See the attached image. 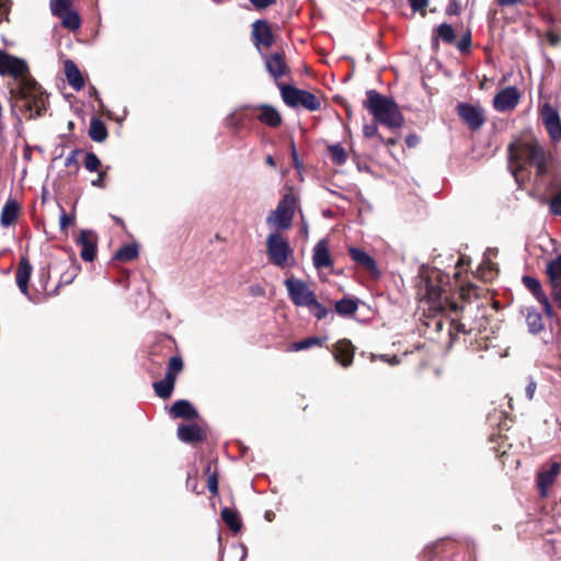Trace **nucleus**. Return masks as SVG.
<instances>
[{"instance_id":"nucleus-1","label":"nucleus","mask_w":561,"mask_h":561,"mask_svg":"<svg viewBox=\"0 0 561 561\" xmlns=\"http://www.w3.org/2000/svg\"><path fill=\"white\" fill-rule=\"evenodd\" d=\"M0 76L16 80V102L28 118L41 116L46 110V95L42 87L30 77L28 66L22 58L0 49Z\"/></svg>"},{"instance_id":"nucleus-2","label":"nucleus","mask_w":561,"mask_h":561,"mask_svg":"<svg viewBox=\"0 0 561 561\" xmlns=\"http://www.w3.org/2000/svg\"><path fill=\"white\" fill-rule=\"evenodd\" d=\"M508 158L519 170L528 167L536 168V178H543L548 173V154L545 148L536 141L511 144Z\"/></svg>"},{"instance_id":"nucleus-3","label":"nucleus","mask_w":561,"mask_h":561,"mask_svg":"<svg viewBox=\"0 0 561 561\" xmlns=\"http://www.w3.org/2000/svg\"><path fill=\"white\" fill-rule=\"evenodd\" d=\"M363 106L373 115L375 122L381 125L389 128H398L403 125V116L396 101L376 90L366 91Z\"/></svg>"},{"instance_id":"nucleus-4","label":"nucleus","mask_w":561,"mask_h":561,"mask_svg":"<svg viewBox=\"0 0 561 561\" xmlns=\"http://www.w3.org/2000/svg\"><path fill=\"white\" fill-rule=\"evenodd\" d=\"M297 199L293 193H287L278 202L276 208L266 218L270 226L286 230L290 228L295 216Z\"/></svg>"},{"instance_id":"nucleus-5","label":"nucleus","mask_w":561,"mask_h":561,"mask_svg":"<svg viewBox=\"0 0 561 561\" xmlns=\"http://www.w3.org/2000/svg\"><path fill=\"white\" fill-rule=\"evenodd\" d=\"M282 99L285 104L290 107H304L309 111H317L320 108L319 99L309 91L297 89L293 85H279Z\"/></svg>"},{"instance_id":"nucleus-6","label":"nucleus","mask_w":561,"mask_h":561,"mask_svg":"<svg viewBox=\"0 0 561 561\" xmlns=\"http://www.w3.org/2000/svg\"><path fill=\"white\" fill-rule=\"evenodd\" d=\"M266 252L271 262L278 267H284L288 259L293 256V250L289 243L279 232L268 234L266 239Z\"/></svg>"},{"instance_id":"nucleus-7","label":"nucleus","mask_w":561,"mask_h":561,"mask_svg":"<svg viewBox=\"0 0 561 561\" xmlns=\"http://www.w3.org/2000/svg\"><path fill=\"white\" fill-rule=\"evenodd\" d=\"M288 296L296 307H308L317 297L310 286L302 279L288 277L284 280Z\"/></svg>"},{"instance_id":"nucleus-8","label":"nucleus","mask_w":561,"mask_h":561,"mask_svg":"<svg viewBox=\"0 0 561 561\" xmlns=\"http://www.w3.org/2000/svg\"><path fill=\"white\" fill-rule=\"evenodd\" d=\"M456 112L471 130H479L485 122L484 110L479 104L461 102L457 104Z\"/></svg>"},{"instance_id":"nucleus-9","label":"nucleus","mask_w":561,"mask_h":561,"mask_svg":"<svg viewBox=\"0 0 561 561\" xmlns=\"http://www.w3.org/2000/svg\"><path fill=\"white\" fill-rule=\"evenodd\" d=\"M76 243L81 248L80 256L85 262H92L95 259L98 250V234L90 229L81 230L76 239Z\"/></svg>"},{"instance_id":"nucleus-10","label":"nucleus","mask_w":561,"mask_h":561,"mask_svg":"<svg viewBox=\"0 0 561 561\" xmlns=\"http://www.w3.org/2000/svg\"><path fill=\"white\" fill-rule=\"evenodd\" d=\"M541 117L551 140L558 142L561 139V121L558 111L550 103H545L541 107Z\"/></svg>"},{"instance_id":"nucleus-11","label":"nucleus","mask_w":561,"mask_h":561,"mask_svg":"<svg viewBox=\"0 0 561 561\" xmlns=\"http://www.w3.org/2000/svg\"><path fill=\"white\" fill-rule=\"evenodd\" d=\"M519 92L515 87L501 90L493 99V106L499 112L513 110L519 101Z\"/></svg>"},{"instance_id":"nucleus-12","label":"nucleus","mask_w":561,"mask_h":561,"mask_svg":"<svg viewBox=\"0 0 561 561\" xmlns=\"http://www.w3.org/2000/svg\"><path fill=\"white\" fill-rule=\"evenodd\" d=\"M312 263L317 270L329 268L333 266V260L329 251V244L325 239L319 240L312 253Z\"/></svg>"},{"instance_id":"nucleus-13","label":"nucleus","mask_w":561,"mask_h":561,"mask_svg":"<svg viewBox=\"0 0 561 561\" xmlns=\"http://www.w3.org/2000/svg\"><path fill=\"white\" fill-rule=\"evenodd\" d=\"M559 473L560 465L558 462H553L549 469L538 472L537 485L541 497H546L548 495V489L554 483Z\"/></svg>"},{"instance_id":"nucleus-14","label":"nucleus","mask_w":561,"mask_h":561,"mask_svg":"<svg viewBox=\"0 0 561 561\" xmlns=\"http://www.w3.org/2000/svg\"><path fill=\"white\" fill-rule=\"evenodd\" d=\"M252 37L256 47L260 45L270 47L274 41L270 25L263 20H257L253 23Z\"/></svg>"},{"instance_id":"nucleus-15","label":"nucleus","mask_w":561,"mask_h":561,"mask_svg":"<svg viewBox=\"0 0 561 561\" xmlns=\"http://www.w3.org/2000/svg\"><path fill=\"white\" fill-rule=\"evenodd\" d=\"M265 67L267 72L277 80L287 71V65L283 53H273L265 57Z\"/></svg>"},{"instance_id":"nucleus-16","label":"nucleus","mask_w":561,"mask_h":561,"mask_svg":"<svg viewBox=\"0 0 561 561\" xmlns=\"http://www.w3.org/2000/svg\"><path fill=\"white\" fill-rule=\"evenodd\" d=\"M178 437L183 443H196L205 439V433L197 424H182L178 427Z\"/></svg>"},{"instance_id":"nucleus-17","label":"nucleus","mask_w":561,"mask_h":561,"mask_svg":"<svg viewBox=\"0 0 561 561\" xmlns=\"http://www.w3.org/2000/svg\"><path fill=\"white\" fill-rule=\"evenodd\" d=\"M261 113L257 116V119L267 125L268 127H278L282 124V116L279 112L272 105L268 104H260L255 107Z\"/></svg>"},{"instance_id":"nucleus-18","label":"nucleus","mask_w":561,"mask_h":561,"mask_svg":"<svg viewBox=\"0 0 561 561\" xmlns=\"http://www.w3.org/2000/svg\"><path fill=\"white\" fill-rule=\"evenodd\" d=\"M170 415L174 419H197L198 412L187 400H178L170 409Z\"/></svg>"},{"instance_id":"nucleus-19","label":"nucleus","mask_w":561,"mask_h":561,"mask_svg":"<svg viewBox=\"0 0 561 561\" xmlns=\"http://www.w3.org/2000/svg\"><path fill=\"white\" fill-rule=\"evenodd\" d=\"M65 75L67 82L75 91H80L84 88V79L78 66L70 59L65 61Z\"/></svg>"},{"instance_id":"nucleus-20","label":"nucleus","mask_w":561,"mask_h":561,"mask_svg":"<svg viewBox=\"0 0 561 561\" xmlns=\"http://www.w3.org/2000/svg\"><path fill=\"white\" fill-rule=\"evenodd\" d=\"M350 255L351 259L362 267H364L366 271L370 272L374 275H378L379 272L377 270L376 262L371 255H369L367 252L363 251L358 248H351L350 249Z\"/></svg>"},{"instance_id":"nucleus-21","label":"nucleus","mask_w":561,"mask_h":561,"mask_svg":"<svg viewBox=\"0 0 561 561\" xmlns=\"http://www.w3.org/2000/svg\"><path fill=\"white\" fill-rule=\"evenodd\" d=\"M334 357L342 366L348 367L353 363L354 346L348 340H341L335 344Z\"/></svg>"},{"instance_id":"nucleus-22","label":"nucleus","mask_w":561,"mask_h":561,"mask_svg":"<svg viewBox=\"0 0 561 561\" xmlns=\"http://www.w3.org/2000/svg\"><path fill=\"white\" fill-rule=\"evenodd\" d=\"M32 265L28 263V261L22 257L15 274V279L18 287L26 296L28 295L27 285L32 274Z\"/></svg>"},{"instance_id":"nucleus-23","label":"nucleus","mask_w":561,"mask_h":561,"mask_svg":"<svg viewBox=\"0 0 561 561\" xmlns=\"http://www.w3.org/2000/svg\"><path fill=\"white\" fill-rule=\"evenodd\" d=\"M525 318L529 333L538 334L543 330L545 323L542 314L535 308H526Z\"/></svg>"},{"instance_id":"nucleus-24","label":"nucleus","mask_w":561,"mask_h":561,"mask_svg":"<svg viewBox=\"0 0 561 561\" xmlns=\"http://www.w3.org/2000/svg\"><path fill=\"white\" fill-rule=\"evenodd\" d=\"M175 385V374H165L164 378L153 383L156 394L161 399L171 397Z\"/></svg>"},{"instance_id":"nucleus-25","label":"nucleus","mask_w":561,"mask_h":561,"mask_svg":"<svg viewBox=\"0 0 561 561\" xmlns=\"http://www.w3.org/2000/svg\"><path fill=\"white\" fill-rule=\"evenodd\" d=\"M107 128L105 124L96 117L91 118L89 136L95 142H103L107 138Z\"/></svg>"},{"instance_id":"nucleus-26","label":"nucleus","mask_w":561,"mask_h":561,"mask_svg":"<svg viewBox=\"0 0 561 561\" xmlns=\"http://www.w3.org/2000/svg\"><path fill=\"white\" fill-rule=\"evenodd\" d=\"M18 214H19V206H18L16 202L8 201L4 204L2 211H1V218H0L1 225L3 227L11 226L16 220Z\"/></svg>"},{"instance_id":"nucleus-27","label":"nucleus","mask_w":561,"mask_h":561,"mask_svg":"<svg viewBox=\"0 0 561 561\" xmlns=\"http://www.w3.org/2000/svg\"><path fill=\"white\" fill-rule=\"evenodd\" d=\"M334 309L340 316L350 317L356 313L358 301L353 298H342L335 302Z\"/></svg>"},{"instance_id":"nucleus-28","label":"nucleus","mask_w":561,"mask_h":561,"mask_svg":"<svg viewBox=\"0 0 561 561\" xmlns=\"http://www.w3.org/2000/svg\"><path fill=\"white\" fill-rule=\"evenodd\" d=\"M221 518L233 533H238L241 529L242 523L238 512L234 510L224 507L221 510Z\"/></svg>"},{"instance_id":"nucleus-29","label":"nucleus","mask_w":561,"mask_h":561,"mask_svg":"<svg viewBox=\"0 0 561 561\" xmlns=\"http://www.w3.org/2000/svg\"><path fill=\"white\" fill-rule=\"evenodd\" d=\"M325 341H327V337L309 336L301 341L294 342L289 346V350L293 352H300L304 350L311 348L313 346H322Z\"/></svg>"},{"instance_id":"nucleus-30","label":"nucleus","mask_w":561,"mask_h":561,"mask_svg":"<svg viewBox=\"0 0 561 561\" xmlns=\"http://www.w3.org/2000/svg\"><path fill=\"white\" fill-rule=\"evenodd\" d=\"M138 254L139 250L137 243H129L119 248L116 251L114 259L123 262H129L135 260L138 256Z\"/></svg>"},{"instance_id":"nucleus-31","label":"nucleus","mask_w":561,"mask_h":561,"mask_svg":"<svg viewBox=\"0 0 561 561\" xmlns=\"http://www.w3.org/2000/svg\"><path fill=\"white\" fill-rule=\"evenodd\" d=\"M58 18L61 20L62 26L72 32L77 31L81 25L80 16L76 11L69 10Z\"/></svg>"},{"instance_id":"nucleus-32","label":"nucleus","mask_w":561,"mask_h":561,"mask_svg":"<svg viewBox=\"0 0 561 561\" xmlns=\"http://www.w3.org/2000/svg\"><path fill=\"white\" fill-rule=\"evenodd\" d=\"M546 271L551 285L561 283V254L548 263Z\"/></svg>"},{"instance_id":"nucleus-33","label":"nucleus","mask_w":561,"mask_h":561,"mask_svg":"<svg viewBox=\"0 0 561 561\" xmlns=\"http://www.w3.org/2000/svg\"><path fill=\"white\" fill-rule=\"evenodd\" d=\"M522 282L537 300H539L541 296H546V294L542 291L541 284L537 278L526 275L523 276Z\"/></svg>"},{"instance_id":"nucleus-34","label":"nucleus","mask_w":561,"mask_h":561,"mask_svg":"<svg viewBox=\"0 0 561 561\" xmlns=\"http://www.w3.org/2000/svg\"><path fill=\"white\" fill-rule=\"evenodd\" d=\"M329 151L331 153V159L334 164L342 165L347 160V154L344 148L340 144L329 146Z\"/></svg>"},{"instance_id":"nucleus-35","label":"nucleus","mask_w":561,"mask_h":561,"mask_svg":"<svg viewBox=\"0 0 561 561\" xmlns=\"http://www.w3.org/2000/svg\"><path fill=\"white\" fill-rule=\"evenodd\" d=\"M49 4L53 15L57 18L71 10L70 0H50Z\"/></svg>"},{"instance_id":"nucleus-36","label":"nucleus","mask_w":561,"mask_h":561,"mask_svg":"<svg viewBox=\"0 0 561 561\" xmlns=\"http://www.w3.org/2000/svg\"><path fill=\"white\" fill-rule=\"evenodd\" d=\"M437 37L447 44H451L455 41V32L453 26L448 23L440 24L437 27Z\"/></svg>"},{"instance_id":"nucleus-37","label":"nucleus","mask_w":561,"mask_h":561,"mask_svg":"<svg viewBox=\"0 0 561 561\" xmlns=\"http://www.w3.org/2000/svg\"><path fill=\"white\" fill-rule=\"evenodd\" d=\"M307 308L318 320L324 319L330 312V310L320 304L317 298Z\"/></svg>"},{"instance_id":"nucleus-38","label":"nucleus","mask_w":561,"mask_h":561,"mask_svg":"<svg viewBox=\"0 0 561 561\" xmlns=\"http://www.w3.org/2000/svg\"><path fill=\"white\" fill-rule=\"evenodd\" d=\"M100 165H101V161L94 152H88L85 154L84 167L88 171H90V172L98 171Z\"/></svg>"},{"instance_id":"nucleus-39","label":"nucleus","mask_w":561,"mask_h":561,"mask_svg":"<svg viewBox=\"0 0 561 561\" xmlns=\"http://www.w3.org/2000/svg\"><path fill=\"white\" fill-rule=\"evenodd\" d=\"M210 469H211V463L208 462L206 466V472L209 473L208 480H207V486H208L209 492L215 495L218 493V478H217L216 472L210 473Z\"/></svg>"},{"instance_id":"nucleus-40","label":"nucleus","mask_w":561,"mask_h":561,"mask_svg":"<svg viewBox=\"0 0 561 561\" xmlns=\"http://www.w3.org/2000/svg\"><path fill=\"white\" fill-rule=\"evenodd\" d=\"M549 210L554 216H561V190L550 199Z\"/></svg>"},{"instance_id":"nucleus-41","label":"nucleus","mask_w":561,"mask_h":561,"mask_svg":"<svg viewBox=\"0 0 561 561\" xmlns=\"http://www.w3.org/2000/svg\"><path fill=\"white\" fill-rule=\"evenodd\" d=\"M183 369V360L180 356H172L169 360L167 374H179Z\"/></svg>"},{"instance_id":"nucleus-42","label":"nucleus","mask_w":561,"mask_h":561,"mask_svg":"<svg viewBox=\"0 0 561 561\" xmlns=\"http://www.w3.org/2000/svg\"><path fill=\"white\" fill-rule=\"evenodd\" d=\"M228 554L238 559L237 561H243L247 557V548L243 545L233 546L230 548Z\"/></svg>"},{"instance_id":"nucleus-43","label":"nucleus","mask_w":561,"mask_h":561,"mask_svg":"<svg viewBox=\"0 0 561 561\" xmlns=\"http://www.w3.org/2000/svg\"><path fill=\"white\" fill-rule=\"evenodd\" d=\"M470 46H471V33L468 31L466 34H463L461 39L458 42L457 48L459 49V51L465 53V51L469 50Z\"/></svg>"},{"instance_id":"nucleus-44","label":"nucleus","mask_w":561,"mask_h":561,"mask_svg":"<svg viewBox=\"0 0 561 561\" xmlns=\"http://www.w3.org/2000/svg\"><path fill=\"white\" fill-rule=\"evenodd\" d=\"M73 221H75V219L72 216H69L68 214L62 211L60 215V218H59L60 229L62 231H66L67 228L73 224Z\"/></svg>"},{"instance_id":"nucleus-45","label":"nucleus","mask_w":561,"mask_h":561,"mask_svg":"<svg viewBox=\"0 0 561 561\" xmlns=\"http://www.w3.org/2000/svg\"><path fill=\"white\" fill-rule=\"evenodd\" d=\"M377 122L371 124H366L363 128L364 136L367 138H371L378 135Z\"/></svg>"},{"instance_id":"nucleus-46","label":"nucleus","mask_w":561,"mask_h":561,"mask_svg":"<svg viewBox=\"0 0 561 561\" xmlns=\"http://www.w3.org/2000/svg\"><path fill=\"white\" fill-rule=\"evenodd\" d=\"M538 301L542 305L543 312L546 313V316L548 318H552L553 317V309H552V306H551L547 295L546 296H541V298Z\"/></svg>"},{"instance_id":"nucleus-47","label":"nucleus","mask_w":561,"mask_h":561,"mask_svg":"<svg viewBox=\"0 0 561 561\" xmlns=\"http://www.w3.org/2000/svg\"><path fill=\"white\" fill-rule=\"evenodd\" d=\"M80 153L79 149H73L65 159V167L69 168L72 165H78L77 157Z\"/></svg>"},{"instance_id":"nucleus-48","label":"nucleus","mask_w":561,"mask_h":561,"mask_svg":"<svg viewBox=\"0 0 561 561\" xmlns=\"http://www.w3.org/2000/svg\"><path fill=\"white\" fill-rule=\"evenodd\" d=\"M408 2L414 12L424 10L428 4V0H408Z\"/></svg>"},{"instance_id":"nucleus-49","label":"nucleus","mask_w":561,"mask_h":561,"mask_svg":"<svg viewBox=\"0 0 561 561\" xmlns=\"http://www.w3.org/2000/svg\"><path fill=\"white\" fill-rule=\"evenodd\" d=\"M551 296L553 300L558 304L559 308H561V283H556L551 285Z\"/></svg>"},{"instance_id":"nucleus-50","label":"nucleus","mask_w":561,"mask_h":561,"mask_svg":"<svg viewBox=\"0 0 561 561\" xmlns=\"http://www.w3.org/2000/svg\"><path fill=\"white\" fill-rule=\"evenodd\" d=\"M10 0H0V22L7 19L10 11Z\"/></svg>"},{"instance_id":"nucleus-51","label":"nucleus","mask_w":561,"mask_h":561,"mask_svg":"<svg viewBox=\"0 0 561 561\" xmlns=\"http://www.w3.org/2000/svg\"><path fill=\"white\" fill-rule=\"evenodd\" d=\"M536 388H537V383L533 380V378H529V382L525 388V394L528 400H531L534 398Z\"/></svg>"},{"instance_id":"nucleus-52","label":"nucleus","mask_w":561,"mask_h":561,"mask_svg":"<svg viewBox=\"0 0 561 561\" xmlns=\"http://www.w3.org/2000/svg\"><path fill=\"white\" fill-rule=\"evenodd\" d=\"M379 358L386 363H388L391 366H396L400 364V358L397 355L388 356V355H380Z\"/></svg>"},{"instance_id":"nucleus-53","label":"nucleus","mask_w":561,"mask_h":561,"mask_svg":"<svg viewBox=\"0 0 561 561\" xmlns=\"http://www.w3.org/2000/svg\"><path fill=\"white\" fill-rule=\"evenodd\" d=\"M250 2L257 9H264L275 2V0H250Z\"/></svg>"},{"instance_id":"nucleus-54","label":"nucleus","mask_w":561,"mask_h":561,"mask_svg":"<svg viewBox=\"0 0 561 561\" xmlns=\"http://www.w3.org/2000/svg\"><path fill=\"white\" fill-rule=\"evenodd\" d=\"M105 175H106V171H101V172L99 173L98 179H95V180H93V181H92V185H93V186H98V187L103 188V187L105 186V184H104V178H105Z\"/></svg>"},{"instance_id":"nucleus-55","label":"nucleus","mask_w":561,"mask_h":561,"mask_svg":"<svg viewBox=\"0 0 561 561\" xmlns=\"http://www.w3.org/2000/svg\"><path fill=\"white\" fill-rule=\"evenodd\" d=\"M291 156H293L295 168L299 169L301 167V162L299 160V156H298V152H297V149H296V146L294 142L291 144Z\"/></svg>"},{"instance_id":"nucleus-56","label":"nucleus","mask_w":561,"mask_h":561,"mask_svg":"<svg viewBox=\"0 0 561 561\" xmlns=\"http://www.w3.org/2000/svg\"><path fill=\"white\" fill-rule=\"evenodd\" d=\"M227 124L229 126L237 127L239 125V122L237 121L236 114L232 113L227 117Z\"/></svg>"},{"instance_id":"nucleus-57","label":"nucleus","mask_w":561,"mask_h":561,"mask_svg":"<svg viewBox=\"0 0 561 561\" xmlns=\"http://www.w3.org/2000/svg\"><path fill=\"white\" fill-rule=\"evenodd\" d=\"M520 0H497V3L501 5V7H507V5H513V4H516L517 2H519Z\"/></svg>"},{"instance_id":"nucleus-58","label":"nucleus","mask_w":561,"mask_h":561,"mask_svg":"<svg viewBox=\"0 0 561 561\" xmlns=\"http://www.w3.org/2000/svg\"><path fill=\"white\" fill-rule=\"evenodd\" d=\"M427 293L431 297H439L440 296V290H438L437 288H435L433 286H428Z\"/></svg>"},{"instance_id":"nucleus-59","label":"nucleus","mask_w":561,"mask_h":561,"mask_svg":"<svg viewBox=\"0 0 561 561\" xmlns=\"http://www.w3.org/2000/svg\"><path fill=\"white\" fill-rule=\"evenodd\" d=\"M265 162L267 165H270L272 168H274L276 165L274 158L270 154L265 158Z\"/></svg>"},{"instance_id":"nucleus-60","label":"nucleus","mask_w":561,"mask_h":561,"mask_svg":"<svg viewBox=\"0 0 561 561\" xmlns=\"http://www.w3.org/2000/svg\"><path fill=\"white\" fill-rule=\"evenodd\" d=\"M407 142L409 146H413L416 142V136H409Z\"/></svg>"},{"instance_id":"nucleus-61","label":"nucleus","mask_w":561,"mask_h":561,"mask_svg":"<svg viewBox=\"0 0 561 561\" xmlns=\"http://www.w3.org/2000/svg\"><path fill=\"white\" fill-rule=\"evenodd\" d=\"M447 13L448 14H457L458 13V9L457 8H453V7H448Z\"/></svg>"},{"instance_id":"nucleus-62","label":"nucleus","mask_w":561,"mask_h":561,"mask_svg":"<svg viewBox=\"0 0 561 561\" xmlns=\"http://www.w3.org/2000/svg\"><path fill=\"white\" fill-rule=\"evenodd\" d=\"M75 275H76V274L70 275L69 277H64V283H65V284H70V283L73 280Z\"/></svg>"},{"instance_id":"nucleus-63","label":"nucleus","mask_w":561,"mask_h":561,"mask_svg":"<svg viewBox=\"0 0 561 561\" xmlns=\"http://www.w3.org/2000/svg\"><path fill=\"white\" fill-rule=\"evenodd\" d=\"M456 330H457L458 332H463V331H465V327H463V324H461V323L456 324Z\"/></svg>"}]
</instances>
